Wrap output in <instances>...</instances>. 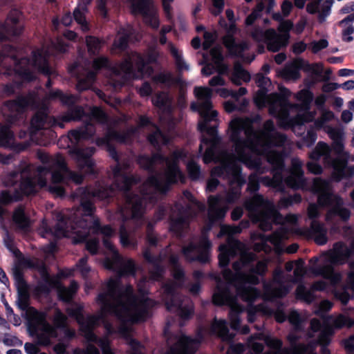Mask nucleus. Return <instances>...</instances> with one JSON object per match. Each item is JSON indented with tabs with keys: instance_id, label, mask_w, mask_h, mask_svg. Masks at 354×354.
Listing matches in <instances>:
<instances>
[{
	"instance_id": "obj_1",
	"label": "nucleus",
	"mask_w": 354,
	"mask_h": 354,
	"mask_svg": "<svg viewBox=\"0 0 354 354\" xmlns=\"http://www.w3.org/2000/svg\"><path fill=\"white\" fill-rule=\"evenodd\" d=\"M194 93L198 98V103H193L191 108L198 111L202 121L198 123V129L206 132L208 138L203 136L202 144L208 145L204 156L203 161L208 164L212 161L221 162V165L212 169V175L227 179L230 188L225 194L208 198V219L209 221L207 228L203 229L198 241L192 240L183 247L182 253L187 261H199L205 263L209 261L211 242L207 236L215 221L223 219L227 208L221 207L225 200L227 203L237 201L241 194V189L246 181L241 175V168L238 161L243 162L250 169H254L261 174V156H265L267 161L272 165V177L263 176L259 178L257 172L248 176L247 191L254 193L259 190L260 182L263 185L275 189L277 192L285 191L284 183L293 189H304L306 179L302 170V162L298 158H292L289 175L283 178L285 170L284 156L281 152L272 149L273 147H282L287 140V136L276 131L274 122L266 120L262 129L255 131L253 121L248 118H236L230 122V140L236 154L223 151L217 154L221 138L217 135L216 111L212 110L211 101L212 90L207 87H196Z\"/></svg>"
},
{
	"instance_id": "obj_2",
	"label": "nucleus",
	"mask_w": 354,
	"mask_h": 354,
	"mask_svg": "<svg viewBox=\"0 0 354 354\" xmlns=\"http://www.w3.org/2000/svg\"><path fill=\"white\" fill-rule=\"evenodd\" d=\"M187 155L185 149H178L167 157L160 153H155L151 157L140 156L138 163L151 174L143 183L140 195L129 192L131 187L137 183V178L124 174L119 165L115 166L112 185L98 183L92 190L79 188L73 194V198L80 199L82 216L79 218V209L68 218L59 216L53 233L57 238L74 235L75 243L86 241L90 234H102L104 247L111 252L116 250L109 240L115 234V230L109 225L101 226L99 218L94 217L93 214L95 210L94 198L106 199L115 196L116 190H118L122 192L125 201L116 212V216L122 222L120 227V243L124 248L135 249L138 241L134 232L144 224L145 205L147 202L152 203L156 200V192L165 193L171 185L179 180L183 182V175L178 165Z\"/></svg>"
},
{
	"instance_id": "obj_3",
	"label": "nucleus",
	"mask_w": 354,
	"mask_h": 354,
	"mask_svg": "<svg viewBox=\"0 0 354 354\" xmlns=\"http://www.w3.org/2000/svg\"><path fill=\"white\" fill-rule=\"evenodd\" d=\"M241 230L240 226H221L218 236L227 235V244L219 246L220 266L226 267L230 259L238 254H240V259L232 264L235 273L228 268L223 270V277L227 282L223 283L220 278L218 279L216 290L212 296L214 304H227L231 306L232 312L230 317L232 327L234 328L239 325L236 310L241 308L237 302V297L248 302H252L259 297V292L251 285L259 283L260 280L257 275L263 277L266 274L268 263L267 260H263L257 261L255 266L252 264L257 259L256 254L243 251V244L233 237L234 234L241 233Z\"/></svg>"
},
{
	"instance_id": "obj_4",
	"label": "nucleus",
	"mask_w": 354,
	"mask_h": 354,
	"mask_svg": "<svg viewBox=\"0 0 354 354\" xmlns=\"http://www.w3.org/2000/svg\"><path fill=\"white\" fill-rule=\"evenodd\" d=\"M145 280L138 284L140 297L136 295L131 285L122 286L118 279H110L106 283L103 292L97 298L100 304V313L98 315L84 317L80 312L75 313L76 319L80 326L83 336L88 342L96 343L101 348L102 354H114L107 337L98 338L93 332V328L100 321L104 322L108 315L117 317L122 323L133 324L145 320L149 316V310L155 302L145 296L147 293L142 285Z\"/></svg>"
},
{
	"instance_id": "obj_5",
	"label": "nucleus",
	"mask_w": 354,
	"mask_h": 354,
	"mask_svg": "<svg viewBox=\"0 0 354 354\" xmlns=\"http://www.w3.org/2000/svg\"><path fill=\"white\" fill-rule=\"evenodd\" d=\"M37 156L43 166L35 167L33 165H27L4 176L3 183L6 187H13L18 182L19 186L12 194L8 190L0 192V218H3L6 213L3 206L21 201L24 196L33 195L39 189L46 187L49 174L51 175L52 185L48 187V190L56 197H62L65 194L60 183L80 185L83 182L84 175L71 170L62 155L50 156L39 151Z\"/></svg>"
},
{
	"instance_id": "obj_6",
	"label": "nucleus",
	"mask_w": 354,
	"mask_h": 354,
	"mask_svg": "<svg viewBox=\"0 0 354 354\" xmlns=\"http://www.w3.org/2000/svg\"><path fill=\"white\" fill-rule=\"evenodd\" d=\"M68 44L62 37H57L47 46L32 52V60L26 57H19V54L12 46L3 47L0 53V65H3L6 76H13L12 82L3 86L2 93L6 96L15 93L23 82H30L35 78V72H40L46 75H52L55 71L49 66L47 57L57 56L66 51Z\"/></svg>"
},
{
	"instance_id": "obj_7",
	"label": "nucleus",
	"mask_w": 354,
	"mask_h": 354,
	"mask_svg": "<svg viewBox=\"0 0 354 354\" xmlns=\"http://www.w3.org/2000/svg\"><path fill=\"white\" fill-rule=\"evenodd\" d=\"M85 118L86 122L80 127L69 132V138L77 142L82 139H88L95 133V128L91 122V117H87L84 109L80 106H71L62 115V120L49 115L48 109L42 107L39 109L31 120V133L40 129H46L58 126L64 128V122L79 121Z\"/></svg>"
},
{
	"instance_id": "obj_8",
	"label": "nucleus",
	"mask_w": 354,
	"mask_h": 354,
	"mask_svg": "<svg viewBox=\"0 0 354 354\" xmlns=\"http://www.w3.org/2000/svg\"><path fill=\"white\" fill-rule=\"evenodd\" d=\"M280 93H272L267 95L265 89L260 88L254 96V100L259 108H263L266 105L269 106V113L278 119V125L280 127H292L299 124L305 121H310L315 117L314 112H309L304 115H298L289 117V108L296 106L297 104H291L288 98L290 91L284 87H280Z\"/></svg>"
},
{
	"instance_id": "obj_9",
	"label": "nucleus",
	"mask_w": 354,
	"mask_h": 354,
	"mask_svg": "<svg viewBox=\"0 0 354 354\" xmlns=\"http://www.w3.org/2000/svg\"><path fill=\"white\" fill-rule=\"evenodd\" d=\"M169 263L175 281H169L163 285V300L169 311L178 313L183 319H188L194 313L193 304L188 297L176 292V288L182 286L185 281V271L179 263V256L171 254Z\"/></svg>"
},
{
	"instance_id": "obj_10",
	"label": "nucleus",
	"mask_w": 354,
	"mask_h": 354,
	"mask_svg": "<svg viewBox=\"0 0 354 354\" xmlns=\"http://www.w3.org/2000/svg\"><path fill=\"white\" fill-rule=\"evenodd\" d=\"M145 65V59L137 53H132L128 59L120 64L112 65L106 57L95 58L93 62V67L95 70L106 68L110 71V83L112 84L115 89L120 88L131 79H137L141 77Z\"/></svg>"
},
{
	"instance_id": "obj_11",
	"label": "nucleus",
	"mask_w": 354,
	"mask_h": 354,
	"mask_svg": "<svg viewBox=\"0 0 354 354\" xmlns=\"http://www.w3.org/2000/svg\"><path fill=\"white\" fill-rule=\"evenodd\" d=\"M29 300L28 287H19L17 304L21 310L27 311L29 333L35 338L37 344L46 345L50 342V337L56 335V332L46 321V314L30 307Z\"/></svg>"
},
{
	"instance_id": "obj_12",
	"label": "nucleus",
	"mask_w": 354,
	"mask_h": 354,
	"mask_svg": "<svg viewBox=\"0 0 354 354\" xmlns=\"http://www.w3.org/2000/svg\"><path fill=\"white\" fill-rule=\"evenodd\" d=\"M91 117L95 118L99 123L106 125V133L102 138H98L96 139V144L97 146H104L106 151L109 153L110 156L114 159L119 165V156L115 149L110 144L111 140H115L119 143H127L129 142L133 135L135 134L137 128L131 127L128 128L123 131H118L113 129V125L109 122V118L108 115L99 107L95 106L91 109Z\"/></svg>"
},
{
	"instance_id": "obj_13",
	"label": "nucleus",
	"mask_w": 354,
	"mask_h": 354,
	"mask_svg": "<svg viewBox=\"0 0 354 354\" xmlns=\"http://www.w3.org/2000/svg\"><path fill=\"white\" fill-rule=\"evenodd\" d=\"M313 189L318 193L317 202L320 206H331L326 214V220L333 216H338L344 222H347L351 216L349 209L344 207L342 198L330 192L331 186L328 180L315 178L313 183Z\"/></svg>"
},
{
	"instance_id": "obj_14",
	"label": "nucleus",
	"mask_w": 354,
	"mask_h": 354,
	"mask_svg": "<svg viewBox=\"0 0 354 354\" xmlns=\"http://www.w3.org/2000/svg\"><path fill=\"white\" fill-rule=\"evenodd\" d=\"M244 207L248 212L250 218L255 223H259V227L263 231L272 229L278 213L271 201L265 198L263 195L256 194L245 198Z\"/></svg>"
},
{
	"instance_id": "obj_15",
	"label": "nucleus",
	"mask_w": 354,
	"mask_h": 354,
	"mask_svg": "<svg viewBox=\"0 0 354 354\" xmlns=\"http://www.w3.org/2000/svg\"><path fill=\"white\" fill-rule=\"evenodd\" d=\"M183 195L192 203V205L188 204L184 206L181 203H177L171 207L169 216V229L178 236H183L184 231L189 226L190 218L196 215L192 210V205H196L200 210L205 208L194 198L189 191H184Z\"/></svg>"
},
{
	"instance_id": "obj_16",
	"label": "nucleus",
	"mask_w": 354,
	"mask_h": 354,
	"mask_svg": "<svg viewBox=\"0 0 354 354\" xmlns=\"http://www.w3.org/2000/svg\"><path fill=\"white\" fill-rule=\"evenodd\" d=\"M330 148L323 142H319L315 149L310 153L312 160H317L324 157V163L333 169V177L336 181L354 175V165L348 166V158H332Z\"/></svg>"
},
{
	"instance_id": "obj_17",
	"label": "nucleus",
	"mask_w": 354,
	"mask_h": 354,
	"mask_svg": "<svg viewBox=\"0 0 354 354\" xmlns=\"http://www.w3.org/2000/svg\"><path fill=\"white\" fill-rule=\"evenodd\" d=\"M262 335L260 333H255L251 335L247 342L248 346L255 354H306L312 345L310 344H298V341L301 339V335L295 334L294 332H290L287 337V339L290 344V348H282L277 351H269L265 353H262L264 348V345L262 342H256L257 338H261Z\"/></svg>"
},
{
	"instance_id": "obj_18",
	"label": "nucleus",
	"mask_w": 354,
	"mask_h": 354,
	"mask_svg": "<svg viewBox=\"0 0 354 354\" xmlns=\"http://www.w3.org/2000/svg\"><path fill=\"white\" fill-rule=\"evenodd\" d=\"M38 100L37 95L35 92H30L18 96L15 100L7 101L2 106L5 120L10 124L15 123L22 117L26 109L35 108Z\"/></svg>"
},
{
	"instance_id": "obj_19",
	"label": "nucleus",
	"mask_w": 354,
	"mask_h": 354,
	"mask_svg": "<svg viewBox=\"0 0 354 354\" xmlns=\"http://www.w3.org/2000/svg\"><path fill=\"white\" fill-rule=\"evenodd\" d=\"M53 288H57L58 296L61 300L69 302L76 293L78 284L76 281H72L68 287H65L59 283L57 279L52 277L44 272L42 281L37 283L34 292L37 295L48 294Z\"/></svg>"
},
{
	"instance_id": "obj_20",
	"label": "nucleus",
	"mask_w": 354,
	"mask_h": 354,
	"mask_svg": "<svg viewBox=\"0 0 354 354\" xmlns=\"http://www.w3.org/2000/svg\"><path fill=\"white\" fill-rule=\"evenodd\" d=\"M250 37L257 42H264L267 44L268 50L277 52L285 47L288 41V35H279L274 29L264 30L260 27H254L250 32Z\"/></svg>"
},
{
	"instance_id": "obj_21",
	"label": "nucleus",
	"mask_w": 354,
	"mask_h": 354,
	"mask_svg": "<svg viewBox=\"0 0 354 354\" xmlns=\"http://www.w3.org/2000/svg\"><path fill=\"white\" fill-rule=\"evenodd\" d=\"M299 70L315 75H321L323 66L319 63L310 64L302 58H296L285 66L281 71V76L286 80H296L300 77Z\"/></svg>"
},
{
	"instance_id": "obj_22",
	"label": "nucleus",
	"mask_w": 354,
	"mask_h": 354,
	"mask_svg": "<svg viewBox=\"0 0 354 354\" xmlns=\"http://www.w3.org/2000/svg\"><path fill=\"white\" fill-rule=\"evenodd\" d=\"M286 280L281 268H276L272 274V279L270 281H263L264 297L268 300L275 298H281L286 296L289 289L284 285Z\"/></svg>"
},
{
	"instance_id": "obj_23",
	"label": "nucleus",
	"mask_w": 354,
	"mask_h": 354,
	"mask_svg": "<svg viewBox=\"0 0 354 354\" xmlns=\"http://www.w3.org/2000/svg\"><path fill=\"white\" fill-rule=\"evenodd\" d=\"M318 332H319V333L317 339L316 341H310L308 343L312 345L308 353L311 352L316 345L320 344L322 346L321 349L322 353L330 354V351L326 346L330 342V336L333 334V328L330 326L322 327L321 322L317 318H313L310 320V330L306 334V339H308L313 337L315 336L314 333Z\"/></svg>"
},
{
	"instance_id": "obj_24",
	"label": "nucleus",
	"mask_w": 354,
	"mask_h": 354,
	"mask_svg": "<svg viewBox=\"0 0 354 354\" xmlns=\"http://www.w3.org/2000/svg\"><path fill=\"white\" fill-rule=\"evenodd\" d=\"M95 151V149L93 147H74L70 150V154L75 160L77 169L84 175L95 173V162L92 158Z\"/></svg>"
},
{
	"instance_id": "obj_25",
	"label": "nucleus",
	"mask_w": 354,
	"mask_h": 354,
	"mask_svg": "<svg viewBox=\"0 0 354 354\" xmlns=\"http://www.w3.org/2000/svg\"><path fill=\"white\" fill-rule=\"evenodd\" d=\"M205 330L200 328L197 336L193 339L188 336L182 335L178 341L170 347L167 354H194L203 339Z\"/></svg>"
},
{
	"instance_id": "obj_26",
	"label": "nucleus",
	"mask_w": 354,
	"mask_h": 354,
	"mask_svg": "<svg viewBox=\"0 0 354 354\" xmlns=\"http://www.w3.org/2000/svg\"><path fill=\"white\" fill-rule=\"evenodd\" d=\"M306 0H295V5L298 8H303ZM333 0H311L306 6V11L310 14H317L319 23H324L330 15Z\"/></svg>"
},
{
	"instance_id": "obj_27",
	"label": "nucleus",
	"mask_w": 354,
	"mask_h": 354,
	"mask_svg": "<svg viewBox=\"0 0 354 354\" xmlns=\"http://www.w3.org/2000/svg\"><path fill=\"white\" fill-rule=\"evenodd\" d=\"M111 257H106L104 266L109 270L116 271L120 275H134L136 266L132 259H125L121 257L117 250L113 251Z\"/></svg>"
},
{
	"instance_id": "obj_28",
	"label": "nucleus",
	"mask_w": 354,
	"mask_h": 354,
	"mask_svg": "<svg viewBox=\"0 0 354 354\" xmlns=\"http://www.w3.org/2000/svg\"><path fill=\"white\" fill-rule=\"evenodd\" d=\"M20 16L21 13L18 10H12L10 12L5 23L0 24V41L21 33L23 26L19 23Z\"/></svg>"
},
{
	"instance_id": "obj_29",
	"label": "nucleus",
	"mask_w": 354,
	"mask_h": 354,
	"mask_svg": "<svg viewBox=\"0 0 354 354\" xmlns=\"http://www.w3.org/2000/svg\"><path fill=\"white\" fill-rule=\"evenodd\" d=\"M212 63H207L202 68L201 73L205 76H209L214 71L219 75L225 74L227 71V66L223 63V57L220 47H214L209 51Z\"/></svg>"
},
{
	"instance_id": "obj_30",
	"label": "nucleus",
	"mask_w": 354,
	"mask_h": 354,
	"mask_svg": "<svg viewBox=\"0 0 354 354\" xmlns=\"http://www.w3.org/2000/svg\"><path fill=\"white\" fill-rule=\"evenodd\" d=\"M288 230L285 227L281 226L272 234L263 236L262 238L263 241L260 243H256L254 249L257 251H264L268 253L272 250V248L267 244V241L271 243L276 248H278L280 245L281 241L288 238Z\"/></svg>"
},
{
	"instance_id": "obj_31",
	"label": "nucleus",
	"mask_w": 354,
	"mask_h": 354,
	"mask_svg": "<svg viewBox=\"0 0 354 354\" xmlns=\"http://www.w3.org/2000/svg\"><path fill=\"white\" fill-rule=\"evenodd\" d=\"M70 73L76 75L77 78V89L83 91L91 88L96 77V72L90 70H85L82 74H79V66L74 63L69 68Z\"/></svg>"
},
{
	"instance_id": "obj_32",
	"label": "nucleus",
	"mask_w": 354,
	"mask_h": 354,
	"mask_svg": "<svg viewBox=\"0 0 354 354\" xmlns=\"http://www.w3.org/2000/svg\"><path fill=\"white\" fill-rule=\"evenodd\" d=\"M326 286V283L322 280L314 282L310 290H308L304 285L299 284L295 290L296 298L307 304H311L315 299L314 290L322 291L325 290Z\"/></svg>"
},
{
	"instance_id": "obj_33",
	"label": "nucleus",
	"mask_w": 354,
	"mask_h": 354,
	"mask_svg": "<svg viewBox=\"0 0 354 354\" xmlns=\"http://www.w3.org/2000/svg\"><path fill=\"white\" fill-rule=\"evenodd\" d=\"M166 209L163 206L158 207L154 214L153 218L149 221L147 225L146 241L150 247H155L158 242V237L153 231V227L156 222L162 220L166 214Z\"/></svg>"
},
{
	"instance_id": "obj_34",
	"label": "nucleus",
	"mask_w": 354,
	"mask_h": 354,
	"mask_svg": "<svg viewBox=\"0 0 354 354\" xmlns=\"http://www.w3.org/2000/svg\"><path fill=\"white\" fill-rule=\"evenodd\" d=\"M223 44L231 55L241 57L244 62L250 63L254 59V57L250 59H246L243 57V52L249 48V45L246 41L236 43L233 36L227 35L223 37Z\"/></svg>"
},
{
	"instance_id": "obj_35",
	"label": "nucleus",
	"mask_w": 354,
	"mask_h": 354,
	"mask_svg": "<svg viewBox=\"0 0 354 354\" xmlns=\"http://www.w3.org/2000/svg\"><path fill=\"white\" fill-rule=\"evenodd\" d=\"M315 117L310 121H305L301 124V129L299 128V124H295L292 127H283V129H292V131L298 136L303 135V142L304 145L306 147H311L315 142L317 140V133L316 128L315 126H310L308 129L306 133H305L306 128L304 127V124L307 122H312L315 120Z\"/></svg>"
},
{
	"instance_id": "obj_36",
	"label": "nucleus",
	"mask_w": 354,
	"mask_h": 354,
	"mask_svg": "<svg viewBox=\"0 0 354 354\" xmlns=\"http://www.w3.org/2000/svg\"><path fill=\"white\" fill-rule=\"evenodd\" d=\"M143 257L152 266L149 270L151 279L155 281L159 280L165 270L160 257L153 256L148 248L145 249L143 252Z\"/></svg>"
},
{
	"instance_id": "obj_37",
	"label": "nucleus",
	"mask_w": 354,
	"mask_h": 354,
	"mask_svg": "<svg viewBox=\"0 0 354 354\" xmlns=\"http://www.w3.org/2000/svg\"><path fill=\"white\" fill-rule=\"evenodd\" d=\"M208 333L219 337L223 341H232L234 336L233 333H230L227 322L225 319H217L216 317L208 329Z\"/></svg>"
},
{
	"instance_id": "obj_38",
	"label": "nucleus",
	"mask_w": 354,
	"mask_h": 354,
	"mask_svg": "<svg viewBox=\"0 0 354 354\" xmlns=\"http://www.w3.org/2000/svg\"><path fill=\"white\" fill-rule=\"evenodd\" d=\"M312 272L317 276H322L324 279H328L330 283L336 285L341 281L342 276L338 272H335L332 265L326 264L312 268Z\"/></svg>"
},
{
	"instance_id": "obj_39",
	"label": "nucleus",
	"mask_w": 354,
	"mask_h": 354,
	"mask_svg": "<svg viewBox=\"0 0 354 354\" xmlns=\"http://www.w3.org/2000/svg\"><path fill=\"white\" fill-rule=\"evenodd\" d=\"M351 250L342 242L334 244L333 250L330 256V261L333 263H344L351 256Z\"/></svg>"
},
{
	"instance_id": "obj_40",
	"label": "nucleus",
	"mask_w": 354,
	"mask_h": 354,
	"mask_svg": "<svg viewBox=\"0 0 354 354\" xmlns=\"http://www.w3.org/2000/svg\"><path fill=\"white\" fill-rule=\"evenodd\" d=\"M310 234L317 245H323L328 241L327 229L323 223L317 221H311Z\"/></svg>"
},
{
	"instance_id": "obj_41",
	"label": "nucleus",
	"mask_w": 354,
	"mask_h": 354,
	"mask_svg": "<svg viewBox=\"0 0 354 354\" xmlns=\"http://www.w3.org/2000/svg\"><path fill=\"white\" fill-rule=\"evenodd\" d=\"M12 221L17 227L23 231H27L30 227V218L25 212V207L22 205L17 206L12 214Z\"/></svg>"
},
{
	"instance_id": "obj_42",
	"label": "nucleus",
	"mask_w": 354,
	"mask_h": 354,
	"mask_svg": "<svg viewBox=\"0 0 354 354\" xmlns=\"http://www.w3.org/2000/svg\"><path fill=\"white\" fill-rule=\"evenodd\" d=\"M297 98L298 100L301 101V104H297V106H291L289 108V111L291 109H302L304 111V113H298L296 115H304L307 113H309L310 112L309 110H310V104H311V102L313 100V94L311 91H308V90H306V89H303L301 91H300L299 92L297 93ZM315 113V116L316 115V112L315 111H313Z\"/></svg>"
},
{
	"instance_id": "obj_43",
	"label": "nucleus",
	"mask_w": 354,
	"mask_h": 354,
	"mask_svg": "<svg viewBox=\"0 0 354 354\" xmlns=\"http://www.w3.org/2000/svg\"><path fill=\"white\" fill-rule=\"evenodd\" d=\"M230 79L233 84L240 86L243 82H248L250 80V75L240 63L236 62Z\"/></svg>"
},
{
	"instance_id": "obj_44",
	"label": "nucleus",
	"mask_w": 354,
	"mask_h": 354,
	"mask_svg": "<svg viewBox=\"0 0 354 354\" xmlns=\"http://www.w3.org/2000/svg\"><path fill=\"white\" fill-rule=\"evenodd\" d=\"M66 346L63 343H58L54 346V351L57 354H70L66 352ZM74 354H100V351L93 344L88 343L86 348L74 350Z\"/></svg>"
},
{
	"instance_id": "obj_45",
	"label": "nucleus",
	"mask_w": 354,
	"mask_h": 354,
	"mask_svg": "<svg viewBox=\"0 0 354 354\" xmlns=\"http://www.w3.org/2000/svg\"><path fill=\"white\" fill-rule=\"evenodd\" d=\"M46 98L49 100L58 99L63 104L71 106L77 101V96L68 93H64L61 90L50 91Z\"/></svg>"
},
{
	"instance_id": "obj_46",
	"label": "nucleus",
	"mask_w": 354,
	"mask_h": 354,
	"mask_svg": "<svg viewBox=\"0 0 354 354\" xmlns=\"http://www.w3.org/2000/svg\"><path fill=\"white\" fill-rule=\"evenodd\" d=\"M154 131L150 133L147 139L156 149H159L162 145H167L169 138L156 126L153 125Z\"/></svg>"
},
{
	"instance_id": "obj_47",
	"label": "nucleus",
	"mask_w": 354,
	"mask_h": 354,
	"mask_svg": "<svg viewBox=\"0 0 354 354\" xmlns=\"http://www.w3.org/2000/svg\"><path fill=\"white\" fill-rule=\"evenodd\" d=\"M153 104L166 113H171V100L168 94L165 92H160L152 98Z\"/></svg>"
},
{
	"instance_id": "obj_48",
	"label": "nucleus",
	"mask_w": 354,
	"mask_h": 354,
	"mask_svg": "<svg viewBox=\"0 0 354 354\" xmlns=\"http://www.w3.org/2000/svg\"><path fill=\"white\" fill-rule=\"evenodd\" d=\"M169 51L173 56L176 68L179 73L183 72V71H189V66L185 60L184 59L182 53L180 52L172 43H169L168 44Z\"/></svg>"
},
{
	"instance_id": "obj_49",
	"label": "nucleus",
	"mask_w": 354,
	"mask_h": 354,
	"mask_svg": "<svg viewBox=\"0 0 354 354\" xmlns=\"http://www.w3.org/2000/svg\"><path fill=\"white\" fill-rule=\"evenodd\" d=\"M131 34V28L128 27L127 28H120L118 30L119 37L114 41L113 43L114 47L121 50H124L128 45V41Z\"/></svg>"
},
{
	"instance_id": "obj_50",
	"label": "nucleus",
	"mask_w": 354,
	"mask_h": 354,
	"mask_svg": "<svg viewBox=\"0 0 354 354\" xmlns=\"http://www.w3.org/2000/svg\"><path fill=\"white\" fill-rule=\"evenodd\" d=\"M86 44L88 53L95 55L100 53L104 44V41L94 36H87L86 37Z\"/></svg>"
},
{
	"instance_id": "obj_51",
	"label": "nucleus",
	"mask_w": 354,
	"mask_h": 354,
	"mask_svg": "<svg viewBox=\"0 0 354 354\" xmlns=\"http://www.w3.org/2000/svg\"><path fill=\"white\" fill-rule=\"evenodd\" d=\"M321 115L315 120L314 126L317 130L321 129L322 128L326 129V127H328L326 123L333 120L335 115L333 111L323 109L321 110Z\"/></svg>"
},
{
	"instance_id": "obj_52",
	"label": "nucleus",
	"mask_w": 354,
	"mask_h": 354,
	"mask_svg": "<svg viewBox=\"0 0 354 354\" xmlns=\"http://www.w3.org/2000/svg\"><path fill=\"white\" fill-rule=\"evenodd\" d=\"M53 322L54 326H53L52 325H50V326L55 329V330L56 332V335L50 337L49 343L48 344H46V346H48L50 344L52 338H55V337H57V328H60V329L65 328V327L66 326L67 317L60 310H56V312L54 315Z\"/></svg>"
},
{
	"instance_id": "obj_53",
	"label": "nucleus",
	"mask_w": 354,
	"mask_h": 354,
	"mask_svg": "<svg viewBox=\"0 0 354 354\" xmlns=\"http://www.w3.org/2000/svg\"><path fill=\"white\" fill-rule=\"evenodd\" d=\"M153 80L156 83L163 84L167 86H170L178 82L173 77V75L169 72L159 73L153 77Z\"/></svg>"
},
{
	"instance_id": "obj_54",
	"label": "nucleus",
	"mask_w": 354,
	"mask_h": 354,
	"mask_svg": "<svg viewBox=\"0 0 354 354\" xmlns=\"http://www.w3.org/2000/svg\"><path fill=\"white\" fill-rule=\"evenodd\" d=\"M301 201V196L299 194H295L288 196H283L278 202V207L280 209L288 208L295 204H298Z\"/></svg>"
},
{
	"instance_id": "obj_55",
	"label": "nucleus",
	"mask_w": 354,
	"mask_h": 354,
	"mask_svg": "<svg viewBox=\"0 0 354 354\" xmlns=\"http://www.w3.org/2000/svg\"><path fill=\"white\" fill-rule=\"evenodd\" d=\"M13 138V133L7 125L0 123V147H8Z\"/></svg>"
},
{
	"instance_id": "obj_56",
	"label": "nucleus",
	"mask_w": 354,
	"mask_h": 354,
	"mask_svg": "<svg viewBox=\"0 0 354 354\" xmlns=\"http://www.w3.org/2000/svg\"><path fill=\"white\" fill-rule=\"evenodd\" d=\"M85 11L86 8L82 9L81 5H78L77 8H76L73 12V17L77 23L81 26L83 31H87L88 30V26L84 16Z\"/></svg>"
},
{
	"instance_id": "obj_57",
	"label": "nucleus",
	"mask_w": 354,
	"mask_h": 354,
	"mask_svg": "<svg viewBox=\"0 0 354 354\" xmlns=\"http://www.w3.org/2000/svg\"><path fill=\"white\" fill-rule=\"evenodd\" d=\"M288 319L294 326V328L291 332L298 334V333L301 330V318L299 313L295 310H291L288 315Z\"/></svg>"
},
{
	"instance_id": "obj_58",
	"label": "nucleus",
	"mask_w": 354,
	"mask_h": 354,
	"mask_svg": "<svg viewBox=\"0 0 354 354\" xmlns=\"http://www.w3.org/2000/svg\"><path fill=\"white\" fill-rule=\"evenodd\" d=\"M259 333L261 334V333ZM261 335L262 337L261 338H257L255 339L256 342H259V341H263L268 347L275 349V351H277L282 347L283 343L279 339L272 338L268 336L265 337L263 333H261Z\"/></svg>"
},
{
	"instance_id": "obj_59",
	"label": "nucleus",
	"mask_w": 354,
	"mask_h": 354,
	"mask_svg": "<svg viewBox=\"0 0 354 354\" xmlns=\"http://www.w3.org/2000/svg\"><path fill=\"white\" fill-rule=\"evenodd\" d=\"M187 169L190 178L197 180L200 177L201 168L200 166L194 160H190L187 165Z\"/></svg>"
},
{
	"instance_id": "obj_60",
	"label": "nucleus",
	"mask_w": 354,
	"mask_h": 354,
	"mask_svg": "<svg viewBox=\"0 0 354 354\" xmlns=\"http://www.w3.org/2000/svg\"><path fill=\"white\" fill-rule=\"evenodd\" d=\"M335 327L346 326L351 328L354 326V319L344 315L338 316L334 321Z\"/></svg>"
},
{
	"instance_id": "obj_61",
	"label": "nucleus",
	"mask_w": 354,
	"mask_h": 354,
	"mask_svg": "<svg viewBox=\"0 0 354 354\" xmlns=\"http://www.w3.org/2000/svg\"><path fill=\"white\" fill-rule=\"evenodd\" d=\"M325 131L328 133L330 138L333 140V142L343 139L342 130L339 128L328 126L326 127Z\"/></svg>"
},
{
	"instance_id": "obj_62",
	"label": "nucleus",
	"mask_w": 354,
	"mask_h": 354,
	"mask_svg": "<svg viewBox=\"0 0 354 354\" xmlns=\"http://www.w3.org/2000/svg\"><path fill=\"white\" fill-rule=\"evenodd\" d=\"M204 41L203 43V49L207 50L212 45L214 41L216 38V34L215 32H208L205 31L204 35Z\"/></svg>"
},
{
	"instance_id": "obj_63",
	"label": "nucleus",
	"mask_w": 354,
	"mask_h": 354,
	"mask_svg": "<svg viewBox=\"0 0 354 354\" xmlns=\"http://www.w3.org/2000/svg\"><path fill=\"white\" fill-rule=\"evenodd\" d=\"M333 148L334 151L337 154V157L335 158H348V153L344 151V145L342 142V140L333 142Z\"/></svg>"
},
{
	"instance_id": "obj_64",
	"label": "nucleus",
	"mask_w": 354,
	"mask_h": 354,
	"mask_svg": "<svg viewBox=\"0 0 354 354\" xmlns=\"http://www.w3.org/2000/svg\"><path fill=\"white\" fill-rule=\"evenodd\" d=\"M88 257L85 256L80 259L77 263V267L80 270L83 277H86L90 272V268L87 265Z\"/></svg>"
}]
</instances>
